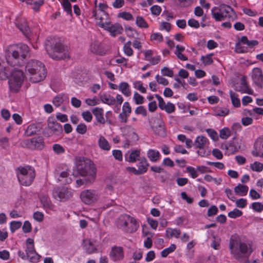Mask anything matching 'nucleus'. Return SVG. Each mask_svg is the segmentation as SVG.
I'll use <instances>...</instances> for the list:
<instances>
[{"label":"nucleus","instance_id":"obj_16","mask_svg":"<svg viewBox=\"0 0 263 263\" xmlns=\"http://www.w3.org/2000/svg\"><path fill=\"white\" fill-rule=\"evenodd\" d=\"M109 257L113 261L122 260L124 258L123 249L121 247H112L109 253Z\"/></svg>","mask_w":263,"mask_h":263},{"label":"nucleus","instance_id":"obj_24","mask_svg":"<svg viewBox=\"0 0 263 263\" xmlns=\"http://www.w3.org/2000/svg\"><path fill=\"white\" fill-rule=\"evenodd\" d=\"M119 90L126 97H129L132 95V90L129 84L126 82H122L119 85Z\"/></svg>","mask_w":263,"mask_h":263},{"label":"nucleus","instance_id":"obj_6","mask_svg":"<svg viewBox=\"0 0 263 263\" xmlns=\"http://www.w3.org/2000/svg\"><path fill=\"white\" fill-rule=\"evenodd\" d=\"M16 173L20 183L24 186H29L35 176L34 168L29 165L21 166L16 170Z\"/></svg>","mask_w":263,"mask_h":263},{"label":"nucleus","instance_id":"obj_8","mask_svg":"<svg viewBox=\"0 0 263 263\" xmlns=\"http://www.w3.org/2000/svg\"><path fill=\"white\" fill-rule=\"evenodd\" d=\"M213 17L216 21H222L233 16V9L229 6L222 4L219 7H214L211 10Z\"/></svg>","mask_w":263,"mask_h":263},{"label":"nucleus","instance_id":"obj_7","mask_svg":"<svg viewBox=\"0 0 263 263\" xmlns=\"http://www.w3.org/2000/svg\"><path fill=\"white\" fill-rule=\"evenodd\" d=\"M229 247L231 254L236 259H240L249 255L251 251L248 252L249 247L244 242H241L236 237L231 238L230 240Z\"/></svg>","mask_w":263,"mask_h":263},{"label":"nucleus","instance_id":"obj_32","mask_svg":"<svg viewBox=\"0 0 263 263\" xmlns=\"http://www.w3.org/2000/svg\"><path fill=\"white\" fill-rule=\"evenodd\" d=\"M234 191L240 196H245L247 194L248 191V187L247 185L238 184L234 188Z\"/></svg>","mask_w":263,"mask_h":263},{"label":"nucleus","instance_id":"obj_52","mask_svg":"<svg viewBox=\"0 0 263 263\" xmlns=\"http://www.w3.org/2000/svg\"><path fill=\"white\" fill-rule=\"evenodd\" d=\"M250 167L253 171L260 172L263 170V164L260 162L255 161L253 164H251Z\"/></svg>","mask_w":263,"mask_h":263},{"label":"nucleus","instance_id":"obj_37","mask_svg":"<svg viewBox=\"0 0 263 263\" xmlns=\"http://www.w3.org/2000/svg\"><path fill=\"white\" fill-rule=\"evenodd\" d=\"M230 98L232 105L235 107H239L240 106V101L238 98V95L232 90L229 91Z\"/></svg>","mask_w":263,"mask_h":263},{"label":"nucleus","instance_id":"obj_28","mask_svg":"<svg viewBox=\"0 0 263 263\" xmlns=\"http://www.w3.org/2000/svg\"><path fill=\"white\" fill-rule=\"evenodd\" d=\"M139 161V162L138 165V170L140 174H143L147 172L149 163L145 157L140 158Z\"/></svg>","mask_w":263,"mask_h":263},{"label":"nucleus","instance_id":"obj_2","mask_svg":"<svg viewBox=\"0 0 263 263\" xmlns=\"http://www.w3.org/2000/svg\"><path fill=\"white\" fill-rule=\"evenodd\" d=\"M25 70L29 74L30 81L37 83L43 80L46 76L44 65L41 62L31 60L27 62Z\"/></svg>","mask_w":263,"mask_h":263},{"label":"nucleus","instance_id":"obj_31","mask_svg":"<svg viewBox=\"0 0 263 263\" xmlns=\"http://www.w3.org/2000/svg\"><path fill=\"white\" fill-rule=\"evenodd\" d=\"M154 132L156 134L161 137H164L166 135V130L164 126V123L161 120L158 121V125L154 128Z\"/></svg>","mask_w":263,"mask_h":263},{"label":"nucleus","instance_id":"obj_11","mask_svg":"<svg viewBox=\"0 0 263 263\" xmlns=\"http://www.w3.org/2000/svg\"><path fill=\"white\" fill-rule=\"evenodd\" d=\"M73 190L65 187H57L53 191V196L61 201H65L73 196Z\"/></svg>","mask_w":263,"mask_h":263},{"label":"nucleus","instance_id":"obj_41","mask_svg":"<svg viewBox=\"0 0 263 263\" xmlns=\"http://www.w3.org/2000/svg\"><path fill=\"white\" fill-rule=\"evenodd\" d=\"M150 40L155 44H159L163 41V37L161 33L155 32L151 35Z\"/></svg>","mask_w":263,"mask_h":263},{"label":"nucleus","instance_id":"obj_9","mask_svg":"<svg viewBox=\"0 0 263 263\" xmlns=\"http://www.w3.org/2000/svg\"><path fill=\"white\" fill-rule=\"evenodd\" d=\"M24 80V74L22 70H14L9 79V89L12 92H17L22 87Z\"/></svg>","mask_w":263,"mask_h":263},{"label":"nucleus","instance_id":"obj_36","mask_svg":"<svg viewBox=\"0 0 263 263\" xmlns=\"http://www.w3.org/2000/svg\"><path fill=\"white\" fill-rule=\"evenodd\" d=\"M26 249L25 251L26 254H31L35 251L34 240L32 238H29L26 240Z\"/></svg>","mask_w":263,"mask_h":263},{"label":"nucleus","instance_id":"obj_44","mask_svg":"<svg viewBox=\"0 0 263 263\" xmlns=\"http://www.w3.org/2000/svg\"><path fill=\"white\" fill-rule=\"evenodd\" d=\"M241 41L244 44L248 46L249 48H253V47L258 44V42L256 40L249 41L246 36L241 37Z\"/></svg>","mask_w":263,"mask_h":263},{"label":"nucleus","instance_id":"obj_38","mask_svg":"<svg viewBox=\"0 0 263 263\" xmlns=\"http://www.w3.org/2000/svg\"><path fill=\"white\" fill-rule=\"evenodd\" d=\"M67 15H72V6L69 0H59Z\"/></svg>","mask_w":263,"mask_h":263},{"label":"nucleus","instance_id":"obj_42","mask_svg":"<svg viewBox=\"0 0 263 263\" xmlns=\"http://www.w3.org/2000/svg\"><path fill=\"white\" fill-rule=\"evenodd\" d=\"M132 42L130 41L127 42L123 46V52L124 53L128 56L131 57L133 55L134 51L131 47Z\"/></svg>","mask_w":263,"mask_h":263},{"label":"nucleus","instance_id":"obj_22","mask_svg":"<svg viewBox=\"0 0 263 263\" xmlns=\"http://www.w3.org/2000/svg\"><path fill=\"white\" fill-rule=\"evenodd\" d=\"M90 50L92 53L97 55H102L105 54L101 43L99 41H95L91 44Z\"/></svg>","mask_w":263,"mask_h":263},{"label":"nucleus","instance_id":"obj_54","mask_svg":"<svg viewBox=\"0 0 263 263\" xmlns=\"http://www.w3.org/2000/svg\"><path fill=\"white\" fill-rule=\"evenodd\" d=\"M242 215V211L237 209H234L228 214V216L231 218H236L240 217Z\"/></svg>","mask_w":263,"mask_h":263},{"label":"nucleus","instance_id":"obj_51","mask_svg":"<svg viewBox=\"0 0 263 263\" xmlns=\"http://www.w3.org/2000/svg\"><path fill=\"white\" fill-rule=\"evenodd\" d=\"M133 100L136 104H142L144 102V97L138 93L137 91H135L133 96Z\"/></svg>","mask_w":263,"mask_h":263},{"label":"nucleus","instance_id":"obj_3","mask_svg":"<svg viewBox=\"0 0 263 263\" xmlns=\"http://www.w3.org/2000/svg\"><path fill=\"white\" fill-rule=\"evenodd\" d=\"M29 47L25 44L10 46L9 51L11 54L13 60L11 62L8 60V63L11 66L22 65L24 63V60L29 53Z\"/></svg>","mask_w":263,"mask_h":263},{"label":"nucleus","instance_id":"obj_18","mask_svg":"<svg viewBox=\"0 0 263 263\" xmlns=\"http://www.w3.org/2000/svg\"><path fill=\"white\" fill-rule=\"evenodd\" d=\"M40 199L43 205V208L46 212L54 210V205L52 203L48 196L45 194H42L40 196Z\"/></svg>","mask_w":263,"mask_h":263},{"label":"nucleus","instance_id":"obj_26","mask_svg":"<svg viewBox=\"0 0 263 263\" xmlns=\"http://www.w3.org/2000/svg\"><path fill=\"white\" fill-rule=\"evenodd\" d=\"M69 172L68 170L62 172L58 178V181L63 184L70 183L72 180L69 177Z\"/></svg>","mask_w":263,"mask_h":263},{"label":"nucleus","instance_id":"obj_15","mask_svg":"<svg viewBox=\"0 0 263 263\" xmlns=\"http://www.w3.org/2000/svg\"><path fill=\"white\" fill-rule=\"evenodd\" d=\"M17 27L26 36L28 37L30 33V29L24 17H17L15 23Z\"/></svg>","mask_w":263,"mask_h":263},{"label":"nucleus","instance_id":"obj_40","mask_svg":"<svg viewBox=\"0 0 263 263\" xmlns=\"http://www.w3.org/2000/svg\"><path fill=\"white\" fill-rule=\"evenodd\" d=\"M125 128L129 132V134L127 135V138L134 142L137 141L138 140V136L134 131V128L130 126H126Z\"/></svg>","mask_w":263,"mask_h":263},{"label":"nucleus","instance_id":"obj_34","mask_svg":"<svg viewBox=\"0 0 263 263\" xmlns=\"http://www.w3.org/2000/svg\"><path fill=\"white\" fill-rule=\"evenodd\" d=\"M98 144L100 148L105 151H109L110 146L107 140L102 136L99 137Z\"/></svg>","mask_w":263,"mask_h":263},{"label":"nucleus","instance_id":"obj_46","mask_svg":"<svg viewBox=\"0 0 263 263\" xmlns=\"http://www.w3.org/2000/svg\"><path fill=\"white\" fill-rule=\"evenodd\" d=\"M136 25L140 28H147L148 25L142 16H138L136 17Z\"/></svg>","mask_w":263,"mask_h":263},{"label":"nucleus","instance_id":"obj_49","mask_svg":"<svg viewBox=\"0 0 263 263\" xmlns=\"http://www.w3.org/2000/svg\"><path fill=\"white\" fill-rule=\"evenodd\" d=\"M4 64V62L0 59V80H5L8 77Z\"/></svg>","mask_w":263,"mask_h":263},{"label":"nucleus","instance_id":"obj_43","mask_svg":"<svg viewBox=\"0 0 263 263\" xmlns=\"http://www.w3.org/2000/svg\"><path fill=\"white\" fill-rule=\"evenodd\" d=\"M26 255L29 261L32 263L38 262L41 257L36 251L31 254H27Z\"/></svg>","mask_w":263,"mask_h":263},{"label":"nucleus","instance_id":"obj_60","mask_svg":"<svg viewBox=\"0 0 263 263\" xmlns=\"http://www.w3.org/2000/svg\"><path fill=\"white\" fill-rule=\"evenodd\" d=\"M212 55L213 54H210L206 56H202L201 57V60L202 61L203 63L206 65H211L213 62L212 58Z\"/></svg>","mask_w":263,"mask_h":263},{"label":"nucleus","instance_id":"obj_56","mask_svg":"<svg viewBox=\"0 0 263 263\" xmlns=\"http://www.w3.org/2000/svg\"><path fill=\"white\" fill-rule=\"evenodd\" d=\"M10 230L12 233L14 232L16 230L21 228L22 222L18 221H12L10 224Z\"/></svg>","mask_w":263,"mask_h":263},{"label":"nucleus","instance_id":"obj_20","mask_svg":"<svg viewBox=\"0 0 263 263\" xmlns=\"http://www.w3.org/2000/svg\"><path fill=\"white\" fill-rule=\"evenodd\" d=\"M92 112L95 117L96 121L98 123L104 125L106 123L105 117H104V110L102 108L95 107L92 109Z\"/></svg>","mask_w":263,"mask_h":263},{"label":"nucleus","instance_id":"obj_35","mask_svg":"<svg viewBox=\"0 0 263 263\" xmlns=\"http://www.w3.org/2000/svg\"><path fill=\"white\" fill-rule=\"evenodd\" d=\"M229 114V110L225 107H216L214 109V115L224 117Z\"/></svg>","mask_w":263,"mask_h":263},{"label":"nucleus","instance_id":"obj_59","mask_svg":"<svg viewBox=\"0 0 263 263\" xmlns=\"http://www.w3.org/2000/svg\"><path fill=\"white\" fill-rule=\"evenodd\" d=\"M175 105L171 102H167L163 110L165 111L167 114H171L175 110Z\"/></svg>","mask_w":263,"mask_h":263},{"label":"nucleus","instance_id":"obj_17","mask_svg":"<svg viewBox=\"0 0 263 263\" xmlns=\"http://www.w3.org/2000/svg\"><path fill=\"white\" fill-rule=\"evenodd\" d=\"M104 30L109 32L110 34L113 37H115L123 32V28L121 24L118 23L112 24L111 22Z\"/></svg>","mask_w":263,"mask_h":263},{"label":"nucleus","instance_id":"obj_64","mask_svg":"<svg viewBox=\"0 0 263 263\" xmlns=\"http://www.w3.org/2000/svg\"><path fill=\"white\" fill-rule=\"evenodd\" d=\"M171 29V25L170 23L166 22H161L160 24L159 29L160 30H165L169 32Z\"/></svg>","mask_w":263,"mask_h":263},{"label":"nucleus","instance_id":"obj_55","mask_svg":"<svg viewBox=\"0 0 263 263\" xmlns=\"http://www.w3.org/2000/svg\"><path fill=\"white\" fill-rule=\"evenodd\" d=\"M186 171L187 173L190 174V176L193 178H196L198 176L197 168L195 169L194 167L190 166H187Z\"/></svg>","mask_w":263,"mask_h":263},{"label":"nucleus","instance_id":"obj_10","mask_svg":"<svg viewBox=\"0 0 263 263\" xmlns=\"http://www.w3.org/2000/svg\"><path fill=\"white\" fill-rule=\"evenodd\" d=\"M92 16L95 18L97 25L105 29L111 22V19L107 12H98L97 8L92 11Z\"/></svg>","mask_w":263,"mask_h":263},{"label":"nucleus","instance_id":"obj_21","mask_svg":"<svg viewBox=\"0 0 263 263\" xmlns=\"http://www.w3.org/2000/svg\"><path fill=\"white\" fill-rule=\"evenodd\" d=\"M236 90L241 93H246L250 95L253 93V91L248 86L245 78H242L239 84L237 86Z\"/></svg>","mask_w":263,"mask_h":263},{"label":"nucleus","instance_id":"obj_39","mask_svg":"<svg viewBox=\"0 0 263 263\" xmlns=\"http://www.w3.org/2000/svg\"><path fill=\"white\" fill-rule=\"evenodd\" d=\"M140 151L138 149H136L132 151L126 160L129 162H135L136 161L140 159Z\"/></svg>","mask_w":263,"mask_h":263},{"label":"nucleus","instance_id":"obj_12","mask_svg":"<svg viewBox=\"0 0 263 263\" xmlns=\"http://www.w3.org/2000/svg\"><path fill=\"white\" fill-rule=\"evenodd\" d=\"M80 198L85 204H91L99 200V195L94 190H85L81 193Z\"/></svg>","mask_w":263,"mask_h":263},{"label":"nucleus","instance_id":"obj_57","mask_svg":"<svg viewBox=\"0 0 263 263\" xmlns=\"http://www.w3.org/2000/svg\"><path fill=\"white\" fill-rule=\"evenodd\" d=\"M161 73L162 76L168 77H172L174 75L173 70L167 67H164L162 68L161 70Z\"/></svg>","mask_w":263,"mask_h":263},{"label":"nucleus","instance_id":"obj_48","mask_svg":"<svg viewBox=\"0 0 263 263\" xmlns=\"http://www.w3.org/2000/svg\"><path fill=\"white\" fill-rule=\"evenodd\" d=\"M231 136V131L229 128L224 127L219 132V137L222 139H227Z\"/></svg>","mask_w":263,"mask_h":263},{"label":"nucleus","instance_id":"obj_1","mask_svg":"<svg viewBox=\"0 0 263 263\" xmlns=\"http://www.w3.org/2000/svg\"><path fill=\"white\" fill-rule=\"evenodd\" d=\"M75 166L78 174L86 177V182L93 183L96 178L97 169L92 161L83 157L75 159Z\"/></svg>","mask_w":263,"mask_h":263},{"label":"nucleus","instance_id":"obj_19","mask_svg":"<svg viewBox=\"0 0 263 263\" xmlns=\"http://www.w3.org/2000/svg\"><path fill=\"white\" fill-rule=\"evenodd\" d=\"M210 144L208 138L203 136H199L196 138L194 145L196 148L199 149H204L208 148Z\"/></svg>","mask_w":263,"mask_h":263},{"label":"nucleus","instance_id":"obj_13","mask_svg":"<svg viewBox=\"0 0 263 263\" xmlns=\"http://www.w3.org/2000/svg\"><path fill=\"white\" fill-rule=\"evenodd\" d=\"M21 145L23 147L31 149H41L44 147L43 138L41 137H37L31 139H26L21 142Z\"/></svg>","mask_w":263,"mask_h":263},{"label":"nucleus","instance_id":"obj_33","mask_svg":"<svg viewBox=\"0 0 263 263\" xmlns=\"http://www.w3.org/2000/svg\"><path fill=\"white\" fill-rule=\"evenodd\" d=\"M181 234V231L178 229L167 228L166 230V236L168 238L175 237L178 238Z\"/></svg>","mask_w":263,"mask_h":263},{"label":"nucleus","instance_id":"obj_58","mask_svg":"<svg viewBox=\"0 0 263 263\" xmlns=\"http://www.w3.org/2000/svg\"><path fill=\"white\" fill-rule=\"evenodd\" d=\"M155 79L157 82L159 84H161L163 86H166L168 84V81L162 76L157 74L155 76Z\"/></svg>","mask_w":263,"mask_h":263},{"label":"nucleus","instance_id":"obj_47","mask_svg":"<svg viewBox=\"0 0 263 263\" xmlns=\"http://www.w3.org/2000/svg\"><path fill=\"white\" fill-rule=\"evenodd\" d=\"M176 249V246L175 244H171V246L163 250L161 252V256L163 257H166L169 254L174 252Z\"/></svg>","mask_w":263,"mask_h":263},{"label":"nucleus","instance_id":"obj_50","mask_svg":"<svg viewBox=\"0 0 263 263\" xmlns=\"http://www.w3.org/2000/svg\"><path fill=\"white\" fill-rule=\"evenodd\" d=\"M64 95H58L55 96L52 100L53 105L56 107H59L64 102Z\"/></svg>","mask_w":263,"mask_h":263},{"label":"nucleus","instance_id":"obj_25","mask_svg":"<svg viewBox=\"0 0 263 263\" xmlns=\"http://www.w3.org/2000/svg\"><path fill=\"white\" fill-rule=\"evenodd\" d=\"M48 127L53 132L61 133L62 132V125L58 123L53 118H49L48 120Z\"/></svg>","mask_w":263,"mask_h":263},{"label":"nucleus","instance_id":"obj_5","mask_svg":"<svg viewBox=\"0 0 263 263\" xmlns=\"http://www.w3.org/2000/svg\"><path fill=\"white\" fill-rule=\"evenodd\" d=\"M117 227L125 232L133 233L139 228L138 221L127 214L121 215L117 221Z\"/></svg>","mask_w":263,"mask_h":263},{"label":"nucleus","instance_id":"obj_27","mask_svg":"<svg viewBox=\"0 0 263 263\" xmlns=\"http://www.w3.org/2000/svg\"><path fill=\"white\" fill-rule=\"evenodd\" d=\"M147 156L151 162H156L160 159L161 155L158 151L149 149L147 152Z\"/></svg>","mask_w":263,"mask_h":263},{"label":"nucleus","instance_id":"obj_23","mask_svg":"<svg viewBox=\"0 0 263 263\" xmlns=\"http://www.w3.org/2000/svg\"><path fill=\"white\" fill-rule=\"evenodd\" d=\"M83 247L88 254H92L96 252L97 251L94 243L90 239H87L84 240Z\"/></svg>","mask_w":263,"mask_h":263},{"label":"nucleus","instance_id":"obj_30","mask_svg":"<svg viewBox=\"0 0 263 263\" xmlns=\"http://www.w3.org/2000/svg\"><path fill=\"white\" fill-rule=\"evenodd\" d=\"M101 101L108 105H112L116 103L115 98L109 94L104 93L100 97Z\"/></svg>","mask_w":263,"mask_h":263},{"label":"nucleus","instance_id":"obj_61","mask_svg":"<svg viewBox=\"0 0 263 263\" xmlns=\"http://www.w3.org/2000/svg\"><path fill=\"white\" fill-rule=\"evenodd\" d=\"M252 208L254 211L260 212L263 210V204L259 202H255L252 203Z\"/></svg>","mask_w":263,"mask_h":263},{"label":"nucleus","instance_id":"obj_4","mask_svg":"<svg viewBox=\"0 0 263 263\" xmlns=\"http://www.w3.org/2000/svg\"><path fill=\"white\" fill-rule=\"evenodd\" d=\"M45 49L50 57L53 59L61 60L69 58L66 47L60 42L54 43L53 40L47 41Z\"/></svg>","mask_w":263,"mask_h":263},{"label":"nucleus","instance_id":"obj_62","mask_svg":"<svg viewBox=\"0 0 263 263\" xmlns=\"http://www.w3.org/2000/svg\"><path fill=\"white\" fill-rule=\"evenodd\" d=\"M132 108L129 103L128 102H124L122 106V112L130 116Z\"/></svg>","mask_w":263,"mask_h":263},{"label":"nucleus","instance_id":"obj_63","mask_svg":"<svg viewBox=\"0 0 263 263\" xmlns=\"http://www.w3.org/2000/svg\"><path fill=\"white\" fill-rule=\"evenodd\" d=\"M118 16L126 21H130L133 18L132 14L127 12H120L118 14Z\"/></svg>","mask_w":263,"mask_h":263},{"label":"nucleus","instance_id":"obj_14","mask_svg":"<svg viewBox=\"0 0 263 263\" xmlns=\"http://www.w3.org/2000/svg\"><path fill=\"white\" fill-rule=\"evenodd\" d=\"M252 78L253 83L258 87L261 88L263 86V73L259 68H254L252 70Z\"/></svg>","mask_w":263,"mask_h":263},{"label":"nucleus","instance_id":"obj_53","mask_svg":"<svg viewBox=\"0 0 263 263\" xmlns=\"http://www.w3.org/2000/svg\"><path fill=\"white\" fill-rule=\"evenodd\" d=\"M134 87L140 91L141 93H145L146 92V89L143 86V84L141 81H136L133 83Z\"/></svg>","mask_w":263,"mask_h":263},{"label":"nucleus","instance_id":"obj_29","mask_svg":"<svg viewBox=\"0 0 263 263\" xmlns=\"http://www.w3.org/2000/svg\"><path fill=\"white\" fill-rule=\"evenodd\" d=\"M235 51L237 53H243L248 51V47L241 41V37L235 44Z\"/></svg>","mask_w":263,"mask_h":263},{"label":"nucleus","instance_id":"obj_45","mask_svg":"<svg viewBox=\"0 0 263 263\" xmlns=\"http://www.w3.org/2000/svg\"><path fill=\"white\" fill-rule=\"evenodd\" d=\"M37 128L35 124L28 125L26 129L25 134L27 136H31L36 133Z\"/></svg>","mask_w":263,"mask_h":263}]
</instances>
